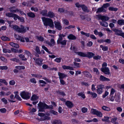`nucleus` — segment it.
<instances>
[{
    "mask_svg": "<svg viewBox=\"0 0 124 124\" xmlns=\"http://www.w3.org/2000/svg\"><path fill=\"white\" fill-rule=\"evenodd\" d=\"M100 80L101 81L103 82L109 81H110V80L109 79L107 78L102 75H101L100 76Z\"/></svg>",
    "mask_w": 124,
    "mask_h": 124,
    "instance_id": "ddd939ff",
    "label": "nucleus"
},
{
    "mask_svg": "<svg viewBox=\"0 0 124 124\" xmlns=\"http://www.w3.org/2000/svg\"><path fill=\"white\" fill-rule=\"evenodd\" d=\"M1 39L4 41H9L10 40V39L8 37L6 36H3L1 38Z\"/></svg>",
    "mask_w": 124,
    "mask_h": 124,
    "instance_id": "2f4dec72",
    "label": "nucleus"
},
{
    "mask_svg": "<svg viewBox=\"0 0 124 124\" xmlns=\"http://www.w3.org/2000/svg\"><path fill=\"white\" fill-rule=\"evenodd\" d=\"M22 4L24 6H31V5L29 4V1H28L27 2H23L22 3Z\"/></svg>",
    "mask_w": 124,
    "mask_h": 124,
    "instance_id": "4c0bfd02",
    "label": "nucleus"
},
{
    "mask_svg": "<svg viewBox=\"0 0 124 124\" xmlns=\"http://www.w3.org/2000/svg\"><path fill=\"white\" fill-rule=\"evenodd\" d=\"M77 95L79 96H81L83 99H84L85 98L86 96L84 92H80L77 94Z\"/></svg>",
    "mask_w": 124,
    "mask_h": 124,
    "instance_id": "b1692460",
    "label": "nucleus"
},
{
    "mask_svg": "<svg viewBox=\"0 0 124 124\" xmlns=\"http://www.w3.org/2000/svg\"><path fill=\"white\" fill-rule=\"evenodd\" d=\"M59 37L57 41V43L58 44H59V42L62 41L63 38L62 37L59 36Z\"/></svg>",
    "mask_w": 124,
    "mask_h": 124,
    "instance_id": "774afa93",
    "label": "nucleus"
},
{
    "mask_svg": "<svg viewBox=\"0 0 124 124\" xmlns=\"http://www.w3.org/2000/svg\"><path fill=\"white\" fill-rule=\"evenodd\" d=\"M27 14L29 17L31 18H34L35 16V15L34 13L31 12L27 13Z\"/></svg>",
    "mask_w": 124,
    "mask_h": 124,
    "instance_id": "393cba45",
    "label": "nucleus"
},
{
    "mask_svg": "<svg viewBox=\"0 0 124 124\" xmlns=\"http://www.w3.org/2000/svg\"><path fill=\"white\" fill-rule=\"evenodd\" d=\"M101 71L103 72L105 74L109 75L110 74L109 72V69L108 67L105 68H101Z\"/></svg>",
    "mask_w": 124,
    "mask_h": 124,
    "instance_id": "9b49d317",
    "label": "nucleus"
},
{
    "mask_svg": "<svg viewBox=\"0 0 124 124\" xmlns=\"http://www.w3.org/2000/svg\"><path fill=\"white\" fill-rule=\"evenodd\" d=\"M0 83H4L6 85H7L8 84L7 82L5 79H0Z\"/></svg>",
    "mask_w": 124,
    "mask_h": 124,
    "instance_id": "ea45409f",
    "label": "nucleus"
},
{
    "mask_svg": "<svg viewBox=\"0 0 124 124\" xmlns=\"http://www.w3.org/2000/svg\"><path fill=\"white\" fill-rule=\"evenodd\" d=\"M47 16H48L51 18H53L55 16L53 12L49 11L48 13Z\"/></svg>",
    "mask_w": 124,
    "mask_h": 124,
    "instance_id": "cd10ccee",
    "label": "nucleus"
},
{
    "mask_svg": "<svg viewBox=\"0 0 124 124\" xmlns=\"http://www.w3.org/2000/svg\"><path fill=\"white\" fill-rule=\"evenodd\" d=\"M87 93L92 95L91 97L92 98H96L97 96V94L95 93L89 91L87 92Z\"/></svg>",
    "mask_w": 124,
    "mask_h": 124,
    "instance_id": "a211bd4d",
    "label": "nucleus"
},
{
    "mask_svg": "<svg viewBox=\"0 0 124 124\" xmlns=\"http://www.w3.org/2000/svg\"><path fill=\"white\" fill-rule=\"evenodd\" d=\"M109 117L108 116H104V118L102 119V120L103 122H109Z\"/></svg>",
    "mask_w": 124,
    "mask_h": 124,
    "instance_id": "58836bf2",
    "label": "nucleus"
},
{
    "mask_svg": "<svg viewBox=\"0 0 124 124\" xmlns=\"http://www.w3.org/2000/svg\"><path fill=\"white\" fill-rule=\"evenodd\" d=\"M19 17L18 19L20 20V22H24V19L23 17L19 16Z\"/></svg>",
    "mask_w": 124,
    "mask_h": 124,
    "instance_id": "338daca9",
    "label": "nucleus"
},
{
    "mask_svg": "<svg viewBox=\"0 0 124 124\" xmlns=\"http://www.w3.org/2000/svg\"><path fill=\"white\" fill-rule=\"evenodd\" d=\"M38 98V97L35 94L33 95L31 97V100L32 101H35Z\"/></svg>",
    "mask_w": 124,
    "mask_h": 124,
    "instance_id": "72a5a7b5",
    "label": "nucleus"
},
{
    "mask_svg": "<svg viewBox=\"0 0 124 124\" xmlns=\"http://www.w3.org/2000/svg\"><path fill=\"white\" fill-rule=\"evenodd\" d=\"M70 40H75L77 39V37L75 35L72 34H70L67 37Z\"/></svg>",
    "mask_w": 124,
    "mask_h": 124,
    "instance_id": "412c9836",
    "label": "nucleus"
},
{
    "mask_svg": "<svg viewBox=\"0 0 124 124\" xmlns=\"http://www.w3.org/2000/svg\"><path fill=\"white\" fill-rule=\"evenodd\" d=\"M62 122L59 119L55 120H54L52 123V124H62Z\"/></svg>",
    "mask_w": 124,
    "mask_h": 124,
    "instance_id": "a878e982",
    "label": "nucleus"
},
{
    "mask_svg": "<svg viewBox=\"0 0 124 124\" xmlns=\"http://www.w3.org/2000/svg\"><path fill=\"white\" fill-rule=\"evenodd\" d=\"M48 32L50 33L53 34H55L56 32V31L55 30H51L49 29L48 30Z\"/></svg>",
    "mask_w": 124,
    "mask_h": 124,
    "instance_id": "13d9d810",
    "label": "nucleus"
},
{
    "mask_svg": "<svg viewBox=\"0 0 124 124\" xmlns=\"http://www.w3.org/2000/svg\"><path fill=\"white\" fill-rule=\"evenodd\" d=\"M38 106L39 111L40 112H44L46 109V104L41 102L38 104Z\"/></svg>",
    "mask_w": 124,
    "mask_h": 124,
    "instance_id": "7ed1b4c3",
    "label": "nucleus"
},
{
    "mask_svg": "<svg viewBox=\"0 0 124 124\" xmlns=\"http://www.w3.org/2000/svg\"><path fill=\"white\" fill-rule=\"evenodd\" d=\"M93 71L96 72V74L97 75H99L100 74V73L98 69L96 68H94L93 69Z\"/></svg>",
    "mask_w": 124,
    "mask_h": 124,
    "instance_id": "0e129e2a",
    "label": "nucleus"
},
{
    "mask_svg": "<svg viewBox=\"0 0 124 124\" xmlns=\"http://www.w3.org/2000/svg\"><path fill=\"white\" fill-rule=\"evenodd\" d=\"M58 75L59 76V79H63L64 78L68 77L67 75H66L65 74L60 72H59L58 73Z\"/></svg>",
    "mask_w": 124,
    "mask_h": 124,
    "instance_id": "4468645a",
    "label": "nucleus"
},
{
    "mask_svg": "<svg viewBox=\"0 0 124 124\" xmlns=\"http://www.w3.org/2000/svg\"><path fill=\"white\" fill-rule=\"evenodd\" d=\"M42 21L43 22L44 25L46 26H49L52 28L54 27V25L52 20L48 18H45L42 19Z\"/></svg>",
    "mask_w": 124,
    "mask_h": 124,
    "instance_id": "f03ea898",
    "label": "nucleus"
},
{
    "mask_svg": "<svg viewBox=\"0 0 124 124\" xmlns=\"http://www.w3.org/2000/svg\"><path fill=\"white\" fill-rule=\"evenodd\" d=\"M100 23L101 25L104 27H107L108 25V23L105 22H100Z\"/></svg>",
    "mask_w": 124,
    "mask_h": 124,
    "instance_id": "c756f323",
    "label": "nucleus"
},
{
    "mask_svg": "<svg viewBox=\"0 0 124 124\" xmlns=\"http://www.w3.org/2000/svg\"><path fill=\"white\" fill-rule=\"evenodd\" d=\"M14 93L15 94V97L18 100L21 101L22 99L19 95V93L18 91L14 92Z\"/></svg>",
    "mask_w": 124,
    "mask_h": 124,
    "instance_id": "aec40b11",
    "label": "nucleus"
},
{
    "mask_svg": "<svg viewBox=\"0 0 124 124\" xmlns=\"http://www.w3.org/2000/svg\"><path fill=\"white\" fill-rule=\"evenodd\" d=\"M42 48L43 49H44V50H45L46 52L48 53L49 54H52V53L50 52V51H49L48 49L45 46H42Z\"/></svg>",
    "mask_w": 124,
    "mask_h": 124,
    "instance_id": "c03bdc74",
    "label": "nucleus"
},
{
    "mask_svg": "<svg viewBox=\"0 0 124 124\" xmlns=\"http://www.w3.org/2000/svg\"><path fill=\"white\" fill-rule=\"evenodd\" d=\"M112 30L115 32V34L116 35L118 36H119L121 32H122V31L115 28L113 29Z\"/></svg>",
    "mask_w": 124,
    "mask_h": 124,
    "instance_id": "6ab92c4d",
    "label": "nucleus"
},
{
    "mask_svg": "<svg viewBox=\"0 0 124 124\" xmlns=\"http://www.w3.org/2000/svg\"><path fill=\"white\" fill-rule=\"evenodd\" d=\"M108 9L111 11H114L116 12L118 10V8H114L112 7H110L108 8Z\"/></svg>",
    "mask_w": 124,
    "mask_h": 124,
    "instance_id": "e433bc0d",
    "label": "nucleus"
},
{
    "mask_svg": "<svg viewBox=\"0 0 124 124\" xmlns=\"http://www.w3.org/2000/svg\"><path fill=\"white\" fill-rule=\"evenodd\" d=\"M9 44L13 47L16 48H18L19 47V45L18 44L14 43L13 42L10 43Z\"/></svg>",
    "mask_w": 124,
    "mask_h": 124,
    "instance_id": "5701e85b",
    "label": "nucleus"
},
{
    "mask_svg": "<svg viewBox=\"0 0 124 124\" xmlns=\"http://www.w3.org/2000/svg\"><path fill=\"white\" fill-rule=\"evenodd\" d=\"M10 60L11 61L16 62L17 63H19L20 62V60L18 59H17L16 58L10 59Z\"/></svg>",
    "mask_w": 124,
    "mask_h": 124,
    "instance_id": "09e8293b",
    "label": "nucleus"
},
{
    "mask_svg": "<svg viewBox=\"0 0 124 124\" xmlns=\"http://www.w3.org/2000/svg\"><path fill=\"white\" fill-rule=\"evenodd\" d=\"M43 60L39 58H37L35 60V62L39 66H41L43 64Z\"/></svg>",
    "mask_w": 124,
    "mask_h": 124,
    "instance_id": "f8f14e48",
    "label": "nucleus"
},
{
    "mask_svg": "<svg viewBox=\"0 0 124 124\" xmlns=\"http://www.w3.org/2000/svg\"><path fill=\"white\" fill-rule=\"evenodd\" d=\"M110 6V4L109 3H106L104 4L102 6V7L103 8L105 9L107 8Z\"/></svg>",
    "mask_w": 124,
    "mask_h": 124,
    "instance_id": "79ce46f5",
    "label": "nucleus"
},
{
    "mask_svg": "<svg viewBox=\"0 0 124 124\" xmlns=\"http://www.w3.org/2000/svg\"><path fill=\"white\" fill-rule=\"evenodd\" d=\"M14 13H7L6 14V16L8 17H13Z\"/></svg>",
    "mask_w": 124,
    "mask_h": 124,
    "instance_id": "a19ab883",
    "label": "nucleus"
},
{
    "mask_svg": "<svg viewBox=\"0 0 124 124\" xmlns=\"http://www.w3.org/2000/svg\"><path fill=\"white\" fill-rule=\"evenodd\" d=\"M21 27H19L17 32L20 33H25L27 31L26 29L25 28L24 26L22 25H21Z\"/></svg>",
    "mask_w": 124,
    "mask_h": 124,
    "instance_id": "1a4fd4ad",
    "label": "nucleus"
},
{
    "mask_svg": "<svg viewBox=\"0 0 124 124\" xmlns=\"http://www.w3.org/2000/svg\"><path fill=\"white\" fill-rule=\"evenodd\" d=\"M96 16L99 19H101L102 21H107L109 19V17L105 16L102 15L101 14L96 15Z\"/></svg>",
    "mask_w": 124,
    "mask_h": 124,
    "instance_id": "423d86ee",
    "label": "nucleus"
},
{
    "mask_svg": "<svg viewBox=\"0 0 124 124\" xmlns=\"http://www.w3.org/2000/svg\"><path fill=\"white\" fill-rule=\"evenodd\" d=\"M36 38L40 41L42 42L44 40V38L41 36H36Z\"/></svg>",
    "mask_w": 124,
    "mask_h": 124,
    "instance_id": "37998d69",
    "label": "nucleus"
},
{
    "mask_svg": "<svg viewBox=\"0 0 124 124\" xmlns=\"http://www.w3.org/2000/svg\"><path fill=\"white\" fill-rule=\"evenodd\" d=\"M25 53L28 56V57L30 56L31 55V54L30 52L26 50H25Z\"/></svg>",
    "mask_w": 124,
    "mask_h": 124,
    "instance_id": "680f3d73",
    "label": "nucleus"
},
{
    "mask_svg": "<svg viewBox=\"0 0 124 124\" xmlns=\"http://www.w3.org/2000/svg\"><path fill=\"white\" fill-rule=\"evenodd\" d=\"M62 58L61 57L56 58L55 60L54 61L56 62L57 63H60L61 62Z\"/></svg>",
    "mask_w": 124,
    "mask_h": 124,
    "instance_id": "052dcab7",
    "label": "nucleus"
},
{
    "mask_svg": "<svg viewBox=\"0 0 124 124\" xmlns=\"http://www.w3.org/2000/svg\"><path fill=\"white\" fill-rule=\"evenodd\" d=\"M13 28L16 31H17L19 27L16 25H12Z\"/></svg>",
    "mask_w": 124,
    "mask_h": 124,
    "instance_id": "bf43d9fd",
    "label": "nucleus"
},
{
    "mask_svg": "<svg viewBox=\"0 0 124 124\" xmlns=\"http://www.w3.org/2000/svg\"><path fill=\"white\" fill-rule=\"evenodd\" d=\"M81 110L83 113H85L87 112L88 109L87 108L83 107L81 108Z\"/></svg>",
    "mask_w": 124,
    "mask_h": 124,
    "instance_id": "8fccbe9b",
    "label": "nucleus"
},
{
    "mask_svg": "<svg viewBox=\"0 0 124 124\" xmlns=\"http://www.w3.org/2000/svg\"><path fill=\"white\" fill-rule=\"evenodd\" d=\"M65 105L68 107L69 108H71L74 106L72 102L69 101H66Z\"/></svg>",
    "mask_w": 124,
    "mask_h": 124,
    "instance_id": "dca6fc26",
    "label": "nucleus"
},
{
    "mask_svg": "<svg viewBox=\"0 0 124 124\" xmlns=\"http://www.w3.org/2000/svg\"><path fill=\"white\" fill-rule=\"evenodd\" d=\"M106 12L107 10L103 8L101 6V7L98 8L97 11H96V13L98 14L101 12L106 13Z\"/></svg>",
    "mask_w": 124,
    "mask_h": 124,
    "instance_id": "2eb2a0df",
    "label": "nucleus"
},
{
    "mask_svg": "<svg viewBox=\"0 0 124 124\" xmlns=\"http://www.w3.org/2000/svg\"><path fill=\"white\" fill-rule=\"evenodd\" d=\"M92 113L94 115H95L98 117H101L102 116V114L101 112L97 110L96 109H93L91 110Z\"/></svg>",
    "mask_w": 124,
    "mask_h": 124,
    "instance_id": "39448f33",
    "label": "nucleus"
},
{
    "mask_svg": "<svg viewBox=\"0 0 124 124\" xmlns=\"http://www.w3.org/2000/svg\"><path fill=\"white\" fill-rule=\"evenodd\" d=\"M104 87V85L102 84L98 85L97 89L96 90L97 92L99 94H101L103 92V89Z\"/></svg>",
    "mask_w": 124,
    "mask_h": 124,
    "instance_id": "0eeeda50",
    "label": "nucleus"
},
{
    "mask_svg": "<svg viewBox=\"0 0 124 124\" xmlns=\"http://www.w3.org/2000/svg\"><path fill=\"white\" fill-rule=\"evenodd\" d=\"M35 50L39 54H40L41 52L40 51L39 47L38 46H36V47Z\"/></svg>",
    "mask_w": 124,
    "mask_h": 124,
    "instance_id": "603ef678",
    "label": "nucleus"
},
{
    "mask_svg": "<svg viewBox=\"0 0 124 124\" xmlns=\"http://www.w3.org/2000/svg\"><path fill=\"white\" fill-rule=\"evenodd\" d=\"M1 100L5 104H7L8 103L7 100L5 98H2L1 99Z\"/></svg>",
    "mask_w": 124,
    "mask_h": 124,
    "instance_id": "e2e57ef3",
    "label": "nucleus"
},
{
    "mask_svg": "<svg viewBox=\"0 0 124 124\" xmlns=\"http://www.w3.org/2000/svg\"><path fill=\"white\" fill-rule=\"evenodd\" d=\"M66 13L68 15L71 16H74V13L72 11H67Z\"/></svg>",
    "mask_w": 124,
    "mask_h": 124,
    "instance_id": "a18cd8bd",
    "label": "nucleus"
},
{
    "mask_svg": "<svg viewBox=\"0 0 124 124\" xmlns=\"http://www.w3.org/2000/svg\"><path fill=\"white\" fill-rule=\"evenodd\" d=\"M100 47L104 51H107L108 50V47L107 46H104L102 45L100 46Z\"/></svg>",
    "mask_w": 124,
    "mask_h": 124,
    "instance_id": "473e14b6",
    "label": "nucleus"
},
{
    "mask_svg": "<svg viewBox=\"0 0 124 124\" xmlns=\"http://www.w3.org/2000/svg\"><path fill=\"white\" fill-rule=\"evenodd\" d=\"M19 57L21 58L23 61H26L27 60V59L26 58H25V56L24 55L22 54H19L18 55Z\"/></svg>",
    "mask_w": 124,
    "mask_h": 124,
    "instance_id": "7c9ffc66",
    "label": "nucleus"
},
{
    "mask_svg": "<svg viewBox=\"0 0 124 124\" xmlns=\"http://www.w3.org/2000/svg\"><path fill=\"white\" fill-rule=\"evenodd\" d=\"M55 27L59 31L61 30L62 29V27L61 23L59 21H55L54 22Z\"/></svg>",
    "mask_w": 124,
    "mask_h": 124,
    "instance_id": "6e6552de",
    "label": "nucleus"
},
{
    "mask_svg": "<svg viewBox=\"0 0 124 124\" xmlns=\"http://www.w3.org/2000/svg\"><path fill=\"white\" fill-rule=\"evenodd\" d=\"M84 76L90 79L92 76L91 74L87 71H85L82 72Z\"/></svg>",
    "mask_w": 124,
    "mask_h": 124,
    "instance_id": "9d476101",
    "label": "nucleus"
},
{
    "mask_svg": "<svg viewBox=\"0 0 124 124\" xmlns=\"http://www.w3.org/2000/svg\"><path fill=\"white\" fill-rule=\"evenodd\" d=\"M20 95L23 99L26 100L29 99L31 96L28 92H26L24 91L21 92Z\"/></svg>",
    "mask_w": 124,
    "mask_h": 124,
    "instance_id": "20e7f679",
    "label": "nucleus"
},
{
    "mask_svg": "<svg viewBox=\"0 0 124 124\" xmlns=\"http://www.w3.org/2000/svg\"><path fill=\"white\" fill-rule=\"evenodd\" d=\"M102 109L104 110L107 111H109L110 110L109 107L105 106H103L102 107Z\"/></svg>",
    "mask_w": 124,
    "mask_h": 124,
    "instance_id": "f704fd0d",
    "label": "nucleus"
},
{
    "mask_svg": "<svg viewBox=\"0 0 124 124\" xmlns=\"http://www.w3.org/2000/svg\"><path fill=\"white\" fill-rule=\"evenodd\" d=\"M25 37H22L21 36L18 35V36L17 38H16V39L18 40H20V41L22 42H25L24 38Z\"/></svg>",
    "mask_w": 124,
    "mask_h": 124,
    "instance_id": "4be33fe9",
    "label": "nucleus"
},
{
    "mask_svg": "<svg viewBox=\"0 0 124 124\" xmlns=\"http://www.w3.org/2000/svg\"><path fill=\"white\" fill-rule=\"evenodd\" d=\"M15 68L19 70H24L25 67L23 66H15Z\"/></svg>",
    "mask_w": 124,
    "mask_h": 124,
    "instance_id": "c9c22d12",
    "label": "nucleus"
},
{
    "mask_svg": "<svg viewBox=\"0 0 124 124\" xmlns=\"http://www.w3.org/2000/svg\"><path fill=\"white\" fill-rule=\"evenodd\" d=\"M3 52L4 53H10L11 52V51L10 50L6 48H4L3 49Z\"/></svg>",
    "mask_w": 124,
    "mask_h": 124,
    "instance_id": "5fc2aeb1",
    "label": "nucleus"
},
{
    "mask_svg": "<svg viewBox=\"0 0 124 124\" xmlns=\"http://www.w3.org/2000/svg\"><path fill=\"white\" fill-rule=\"evenodd\" d=\"M101 58V56L99 55H97L96 56H94L93 58L94 59L96 60H100Z\"/></svg>",
    "mask_w": 124,
    "mask_h": 124,
    "instance_id": "4d7b16f0",
    "label": "nucleus"
},
{
    "mask_svg": "<svg viewBox=\"0 0 124 124\" xmlns=\"http://www.w3.org/2000/svg\"><path fill=\"white\" fill-rule=\"evenodd\" d=\"M50 112L51 113L54 115H58V112L53 110H50Z\"/></svg>",
    "mask_w": 124,
    "mask_h": 124,
    "instance_id": "6e6d98bb",
    "label": "nucleus"
},
{
    "mask_svg": "<svg viewBox=\"0 0 124 124\" xmlns=\"http://www.w3.org/2000/svg\"><path fill=\"white\" fill-rule=\"evenodd\" d=\"M80 33L81 34L84 35L87 37H89L90 36V33H86L83 31H81Z\"/></svg>",
    "mask_w": 124,
    "mask_h": 124,
    "instance_id": "de8ad7c7",
    "label": "nucleus"
},
{
    "mask_svg": "<svg viewBox=\"0 0 124 124\" xmlns=\"http://www.w3.org/2000/svg\"><path fill=\"white\" fill-rule=\"evenodd\" d=\"M117 23V24L120 25H124V20L122 19L118 20Z\"/></svg>",
    "mask_w": 124,
    "mask_h": 124,
    "instance_id": "c85d7f7f",
    "label": "nucleus"
},
{
    "mask_svg": "<svg viewBox=\"0 0 124 124\" xmlns=\"http://www.w3.org/2000/svg\"><path fill=\"white\" fill-rule=\"evenodd\" d=\"M81 8L82 10L84 12H86L88 13L89 12L90 10L88 9L87 7L84 4L81 5Z\"/></svg>",
    "mask_w": 124,
    "mask_h": 124,
    "instance_id": "f3484780",
    "label": "nucleus"
},
{
    "mask_svg": "<svg viewBox=\"0 0 124 124\" xmlns=\"http://www.w3.org/2000/svg\"><path fill=\"white\" fill-rule=\"evenodd\" d=\"M46 109H52L53 108V106L52 105H50L49 106L46 104Z\"/></svg>",
    "mask_w": 124,
    "mask_h": 124,
    "instance_id": "69168bd1",
    "label": "nucleus"
},
{
    "mask_svg": "<svg viewBox=\"0 0 124 124\" xmlns=\"http://www.w3.org/2000/svg\"><path fill=\"white\" fill-rule=\"evenodd\" d=\"M47 11L45 9L41 10L40 12V14L42 15L43 16H47Z\"/></svg>",
    "mask_w": 124,
    "mask_h": 124,
    "instance_id": "bb28decb",
    "label": "nucleus"
},
{
    "mask_svg": "<svg viewBox=\"0 0 124 124\" xmlns=\"http://www.w3.org/2000/svg\"><path fill=\"white\" fill-rule=\"evenodd\" d=\"M19 16H18L16 14H14L12 17L15 20H16L17 19H18Z\"/></svg>",
    "mask_w": 124,
    "mask_h": 124,
    "instance_id": "864d4df0",
    "label": "nucleus"
},
{
    "mask_svg": "<svg viewBox=\"0 0 124 124\" xmlns=\"http://www.w3.org/2000/svg\"><path fill=\"white\" fill-rule=\"evenodd\" d=\"M75 53L81 57H87L89 58H91L93 57L95 55L94 53L90 52H87V54L82 52H76Z\"/></svg>",
    "mask_w": 124,
    "mask_h": 124,
    "instance_id": "f257e3e1",
    "label": "nucleus"
},
{
    "mask_svg": "<svg viewBox=\"0 0 124 124\" xmlns=\"http://www.w3.org/2000/svg\"><path fill=\"white\" fill-rule=\"evenodd\" d=\"M57 93L58 94L63 96H65L66 95L65 93L64 92H61L59 90L57 92Z\"/></svg>",
    "mask_w": 124,
    "mask_h": 124,
    "instance_id": "49530a36",
    "label": "nucleus"
},
{
    "mask_svg": "<svg viewBox=\"0 0 124 124\" xmlns=\"http://www.w3.org/2000/svg\"><path fill=\"white\" fill-rule=\"evenodd\" d=\"M67 41L66 40H64L59 42V44H60L62 45H65L66 44Z\"/></svg>",
    "mask_w": 124,
    "mask_h": 124,
    "instance_id": "3c124183",
    "label": "nucleus"
}]
</instances>
